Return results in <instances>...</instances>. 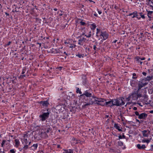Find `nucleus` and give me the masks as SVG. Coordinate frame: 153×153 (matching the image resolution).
<instances>
[{
  "label": "nucleus",
  "instance_id": "36",
  "mask_svg": "<svg viewBox=\"0 0 153 153\" xmlns=\"http://www.w3.org/2000/svg\"><path fill=\"white\" fill-rule=\"evenodd\" d=\"M26 74H23V75H20L19 78H20V79H23L24 77H25L26 76Z\"/></svg>",
  "mask_w": 153,
  "mask_h": 153
},
{
  "label": "nucleus",
  "instance_id": "56",
  "mask_svg": "<svg viewBox=\"0 0 153 153\" xmlns=\"http://www.w3.org/2000/svg\"><path fill=\"white\" fill-rule=\"evenodd\" d=\"M4 13L6 15V16H9V13H7V12H5Z\"/></svg>",
  "mask_w": 153,
  "mask_h": 153
},
{
  "label": "nucleus",
  "instance_id": "64",
  "mask_svg": "<svg viewBox=\"0 0 153 153\" xmlns=\"http://www.w3.org/2000/svg\"><path fill=\"white\" fill-rule=\"evenodd\" d=\"M150 113H153V110H151V111H150Z\"/></svg>",
  "mask_w": 153,
  "mask_h": 153
},
{
  "label": "nucleus",
  "instance_id": "10",
  "mask_svg": "<svg viewBox=\"0 0 153 153\" xmlns=\"http://www.w3.org/2000/svg\"><path fill=\"white\" fill-rule=\"evenodd\" d=\"M28 138V135L27 134H25L23 136L24 141L22 143L24 144H27L28 143L27 139Z\"/></svg>",
  "mask_w": 153,
  "mask_h": 153
},
{
  "label": "nucleus",
  "instance_id": "14",
  "mask_svg": "<svg viewBox=\"0 0 153 153\" xmlns=\"http://www.w3.org/2000/svg\"><path fill=\"white\" fill-rule=\"evenodd\" d=\"M105 105L108 106H112L114 105V100H111V101L107 102H105Z\"/></svg>",
  "mask_w": 153,
  "mask_h": 153
},
{
  "label": "nucleus",
  "instance_id": "40",
  "mask_svg": "<svg viewBox=\"0 0 153 153\" xmlns=\"http://www.w3.org/2000/svg\"><path fill=\"white\" fill-rule=\"evenodd\" d=\"M80 25H85L86 24L85 22H83L82 21L80 22Z\"/></svg>",
  "mask_w": 153,
  "mask_h": 153
},
{
  "label": "nucleus",
  "instance_id": "21",
  "mask_svg": "<svg viewBox=\"0 0 153 153\" xmlns=\"http://www.w3.org/2000/svg\"><path fill=\"white\" fill-rule=\"evenodd\" d=\"M114 127H115L119 131H122V129L119 128L120 127L117 124H114Z\"/></svg>",
  "mask_w": 153,
  "mask_h": 153
},
{
  "label": "nucleus",
  "instance_id": "30",
  "mask_svg": "<svg viewBox=\"0 0 153 153\" xmlns=\"http://www.w3.org/2000/svg\"><path fill=\"white\" fill-rule=\"evenodd\" d=\"M76 56H78L79 58H81L82 57L83 58L84 54L78 53L77 54H76Z\"/></svg>",
  "mask_w": 153,
  "mask_h": 153
},
{
  "label": "nucleus",
  "instance_id": "18",
  "mask_svg": "<svg viewBox=\"0 0 153 153\" xmlns=\"http://www.w3.org/2000/svg\"><path fill=\"white\" fill-rule=\"evenodd\" d=\"M133 15V16H132V18H134L135 17H137V11H134V12L130 14L128 16H131Z\"/></svg>",
  "mask_w": 153,
  "mask_h": 153
},
{
  "label": "nucleus",
  "instance_id": "57",
  "mask_svg": "<svg viewBox=\"0 0 153 153\" xmlns=\"http://www.w3.org/2000/svg\"><path fill=\"white\" fill-rule=\"evenodd\" d=\"M122 139V136L121 135H120L119 136V139Z\"/></svg>",
  "mask_w": 153,
  "mask_h": 153
},
{
  "label": "nucleus",
  "instance_id": "48",
  "mask_svg": "<svg viewBox=\"0 0 153 153\" xmlns=\"http://www.w3.org/2000/svg\"><path fill=\"white\" fill-rule=\"evenodd\" d=\"M144 100L145 101H147V100H148V97H147V96L146 95H145V96H144Z\"/></svg>",
  "mask_w": 153,
  "mask_h": 153
},
{
  "label": "nucleus",
  "instance_id": "9",
  "mask_svg": "<svg viewBox=\"0 0 153 153\" xmlns=\"http://www.w3.org/2000/svg\"><path fill=\"white\" fill-rule=\"evenodd\" d=\"M100 35H101V38H103L104 40H106L108 37V35L105 32L101 33Z\"/></svg>",
  "mask_w": 153,
  "mask_h": 153
},
{
  "label": "nucleus",
  "instance_id": "25",
  "mask_svg": "<svg viewBox=\"0 0 153 153\" xmlns=\"http://www.w3.org/2000/svg\"><path fill=\"white\" fill-rule=\"evenodd\" d=\"M135 59L136 61L137 62V63H139L140 61H141V58H140V57L138 56H136L135 57Z\"/></svg>",
  "mask_w": 153,
  "mask_h": 153
},
{
  "label": "nucleus",
  "instance_id": "63",
  "mask_svg": "<svg viewBox=\"0 0 153 153\" xmlns=\"http://www.w3.org/2000/svg\"><path fill=\"white\" fill-rule=\"evenodd\" d=\"M37 44H39V47H41V43H39V42H37Z\"/></svg>",
  "mask_w": 153,
  "mask_h": 153
},
{
  "label": "nucleus",
  "instance_id": "47",
  "mask_svg": "<svg viewBox=\"0 0 153 153\" xmlns=\"http://www.w3.org/2000/svg\"><path fill=\"white\" fill-rule=\"evenodd\" d=\"M135 114H136V115L138 116L140 115L138 112L137 111H136L135 112Z\"/></svg>",
  "mask_w": 153,
  "mask_h": 153
},
{
  "label": "nucleus",
  "instance_id": "31",
  "mask_svg": "<svg viewBox=\"0 0 153 153\" xmlns=\"http://www.w3.org/2000/svg\"><path fill=\"white\" fill-rule=\"evenodd\" d=\"M92 26L91 29L93 30H94L96 27V26L94 24H93L91 25Z\"/></svg>",
  "mask_w": 153,
  "mask_h": 153
},
{
  "label": "nucleus",
  "instance_id": "19",
  "mask_svg": "<svg viewBox=\"0 0 153 153\" xmlns=\"http://www.w3.org/2000/svg\"><path fill=\"white\" fill-rule=\"evenodd\" d=\"M73 151L71 149H65L64 150L62 153H73Z\"/></svg>",
  "mask_w": 153,
  "mask_h": 153
},
{
  "label": "nucleus",
  "instance_id": "49",
  "mask_svg": "<svg viewBox=\"0 0 153 153\" xmlns=\"http://www.w3.org/2000/svg\"><path fill=\"white\" fill-rule=\"evenodd\" d=\"M151 4H150L149 5H150V6L151 7H152L153 8V3L152 2V1L151 2V3H150Z\"/></svg>",
  "mask_w": 153,
  "mask_h": 153
},
{
  "label": "nucleus",
  "instance_id": "11",
  "mask_svg": "<svg viewBox=\"0 0 153 153\" xmlns=\"http://www.w3.org/2000/svg\"><path fill=\"white\" fill-rule=\"evenodd\" d=\"M147 116V114L145 113H142L139 116L138 118L139 119H145Z\"/></svg>",
  "mask_w": 153,
  "mask_h": 153
},
{
  "label": "nucleus",
  "instance_id": "2",
  "mask_svg": "<svg viewBox=\"0 0 153 153\" xmlns=\"http://www.w3.org/2000/svg\"><path fill=\"white\" fill-rule=\"evenodd\" d=\"M137 91H134L132 92L130 95L131 100H137V98L142 97V94H138Z\"/></svg>",
  "mask_w": 153,
  "mask_h": 153
},
{
  "label": "nucleus",
  "instance_id": "17",
  "mask_svg": "<svg viewBox=\"0 0 153 153\" xmlns=\"http://www.w3.org/2000/svg\"><path fill=\"white\" fill-rule=\"evenodd\" d=\"M137 148L139 149H144L146 148V146L145 145L143 144L141 146L140 144H138L137 145Z\"/></svg>",
  "mask_w": 153,
  "mask_h": 153
},
{
  "label": "nucleus",
  "instance_id": "39",
  "mask_svg": "<svg viewBox=\"0 0 153 153\" xmlns=\"http://www.w3.org/2000/svg\"><path fill=\"white\" fill-rule=\"evenodd\" d=\"M6 141L5 140H3L2 143L1 144V147H3L5 143L6 142Z\"/></svg>",
  "mask_w": 153,
  "mask_h": 153
},
{
  "label": "nucleus",
  "instance_id": "28",
  "mask_svg": "<svg viewBox=\"0 0 153 153\" xmlns=\"http://www.w3.org/2000/svg\"><path fill=\"white\" fill-rule=\"evenodd\" d=\"M95 103L97 104L98 105H100L102 106L104 105L105 104V103L104 102V100H103L100 103H97V102H96Z\"/></svg>",
  "mask_w": 153,
  "mask_h": 153
},
{
  "label": "nucleus",
  "instance_id": "7",
  "mask_svg": "<svg viewBox=\"0 0 153 153\" xmlns=\"http://www.w3.org/2000/svg\"><path fill=\"white\" fill-rule=\"evenodd\" d=\"M86 40V39L84 37L80 38L78 40V44L80 45H82Z\"/></svg>",
  "mask_w": 153,
  "mask_h": 153
},
{
  "label": "nucleus",
  "instance_id": "41",
  "mask_svg": "<svg viewBox=\"0 0 153 153\" xmlns=\"http://www.w3.org/2000/svg\"><path fill=\"white\" fill-rule=\"evenodd\" d=\"M148 15H151L153 13L152 11H148Z\"/></svg>",
  "mask_w": 153,
  "mask_h": 153
},
{
  "label": "nucleus",
  "instance_id": "12",
  "mask_svg": "<svg viewBox=\"0 0 153 153\" xmlns=\"http://www.w3.org/2000/svg\"><path fill=\"white\" fill-rule=\"evenodd\" d=\"M91 94L88 92V91H86L84 93L80 95L81 97H82L84 95L87 97H90L91 96Z\"/></svg>",
  "mask_w": 153,
  "mask_h": 153
},
{
  "label": "nucleus",
  "instance_id": "62",
  "mask_svg": "<svg viewBox=\"0 0 153 153\" xmlns=\"http://www.w3.org/2000/svg\"><path fill=\"white\" fill-rule=\"evenodd\" d=\"M109 117V115H106L105 116V118H108Z\"/></svg>",
  "mask_w": 153,
  "mask_h": 153
},
{
  "label": "nucleus",
  "instance_id": "4",
  "mask_svg": "<svg viewBox=\"0 0 153 153\" xmlns=\"http://www.w3.org/2000/svg\"><path fill=\"white\" fill-rule=\"evenodd\" d=\"M89 102L84 105V106L86 107L90 105H92L94 103H95L97 102V100L94 99V98H89L88 99Z\"/></svg>",
  "mask_w": 153,
  "mask_h": 153
},
{
  "label": "nucleus",
  "instance_id": "8",
  "mask_svg": "<svg viewBox=\"0 0 153 153\" xmlns=\"http://www.w3.org/2000/svg\"><path fill=\"white\" fill-rule=\"evenodd\" d=\"M40 137L42 138H46L48 137V135L45 131H42L39 133Z\"/></svg>",
  "mask_w": 153,
  "mask_h": 153
},
{
  "label": "nucleus",
  "instance_id": "32",
  "mask_svg": "<svg viewBox=\"0 0 153 153\" xmlns=\"http://www.w3.org/2000/svg\"><path fill=\"white\" fill-rule=\"evenodd\" d=\"M138 14L140 16V17H141L143 19H145V17L144 16V15L142 13H138Z\"/></svg>",
  "mask_w": 153,
  "mask_h": 153
},
{
  "label": "nucleus",
  "instance_id": "13",
  "mask_svg": "<svg viewBox=\"0 0 153 153\" xmlns=\"http://www.w3.org/2000/svg\"><path fill=\"white\" fill-rule=\"evenodd\" d=\"M40 103L43 106L45 107L48 106L49 104V103L47 100L43 101H41L40 102Z\"/></svg>",
  "mask_w": 153,
  "mask_h": 153
},
{
  "label": "nucleus",
  "instance_id": "27",
  "mask_svg": "<svg viewBox=\"0 0 153 153\" xmlns=\"http://www.w3.org/2000/svg\"><path fill=\"white\" fill-rule=\"evenodd\" d=\"M31 143V142H29V143L28 144H24L25 145V146L23 147V149L25 150H26L27 149L28 147V146L30 145V143Z\"/></svg>",
  "mask_w": 153,
  "mask_h": 153
},
{
  "label": "nucleus",
  "instance_id": "58",
  "mask_svg": "<svg viewBox=\"0 0 153 153\" xmlns=\"http://www.w3.org/2000/svg\"><path fill=\"white\" fill-rule=\"evenodd\" d=\"M122 138H126V137L123 134V135L122 137Z\"/></svg>",
  "mask_w": 153,
  "mask_h": 153
},
{
  "label": "nucleus",
  "instance_id": "29",
  "mask_svg": "<svg viewBox=\"0 0 153 153\" xmlns=\"http://www.w3.org/2000/svg\"><path fill=\"white\" fill-rule=\"evenodd\" d=\"M70 46H69V47L70 48H75L76 47V45L74 44H69Z\"/></svg>",
  "mask_w": 153,
  "mask_h": 153
},
{
  "label": "nucleus",
  "instance_id": "33",
  "mask_svg": "<svg viewBox=\"0 0 153 153\" xmlns=\"http://www.w3.org/2000/svg\"><path fill=\"white\" fill-rule=\"evenodd\" d=\"M137 103L138 105H139L140 106H141V107L143 106V105H144V103L143 102L141 103V102H140L139 101H138L137 102Z\"/></svg>",
  "mask_w": 153,
  "mask_h": 153
},
{
  "label": "nucleus",
  "instance_id": "42",
  "mask_svg": "<svg viewBox=\"0 0 153 153\" xmlns=\"http://www.w3.org/2000/svg\"><path fill=\"white\" fill-rule=\"evenodd\" d=\"M103 100H104L102 99H98V100H97V102H98L97 103H100V102L102 101Z\"/></svg>",
  "mask_w": 153,
  "mask_h": 153
},
{
  "label": "nucleus",
  "instance_id": "59",
  "mask_svg": "<svg viewBox=\"0 0 153 153\" xmlns=\"http://www.w3.org/2000/svg\"><path fill=\"white\" fill-rule=\"evenodd\" d=\"M98 12L99 14H100L102 13L101 11L99 10H98Z\"/></svg>",
  "mask_w": 153,
  "mask_h": 153
},
{
  "label": "nucleus",
  "instance_id": "46",
  "mask_svg": "<svg viewBox=\"0 0 153 153\" xmlns=\"http://www.w3.org/2000/svg\"><path fill=\"white\" fill-rule=\"evenodd\" d=\"M133 76L132 77V78L133 79H136L137 78L136 77H135L134 76H136V74L135 73H134L133 74Z\"/></svg>",
  "mask_w": 153,
  "mask_h": 153
},
{
  "label": "nucleus",
  "instance_id": "24",
  "mask_svg": "<svg viewBox=\"0 0 153 153\" xmlns=\"http://www.w3.org/2000/svg\"><path fill=\"white\" fill-rule=\"evenodd\" d=\"M52 129L51 128L49 127L48 128L47 130H46L45 131L46 132V134L48 133H49L51 132Z\"/></svg>",
  "mask_w": 153,
  "mask_h": 153
},
{
  "label": "nucleus",
  "instance_id": "60",
  "mask_svg": "<svg viewBox=\"0 0 153 153\" xmlns=\"http://www.w3.org/2000/svg\"><path fill=\"white\" fill-rule=\"evenodd\" d=\"M141 60H144L145 59V57H143L142 58H141Z\"/></svg>",
  "mask_w": 153,
  "mask_h": 153
},
{
  "label": "nucleus",
  "instance_id": "16",
  "mask_svg": "<svg viewBox=\"0 0 153 153\" xmlns=\"http://www.w3.org/2000/svg\"><path fill=\"white\" fill-rule=\"evenodd\" d=\"M152 76H147L145 78L143 79H142V80L143 81H144L145 82H148L152 80Z\"/></svg>",
  "mask_w": 153,
  "mask_h": 153
},
{
  "label": "nucleus",
  "instance_id": "15",
  "mask_svg": "<svg viewBox=\"0 0 153 153\" xmlns=\"http://www.w3.org/2000/svg\"><path fill=\"white\" fill-rule=\"evenodd\" d=\"M68 24L65 22H63L61 24V25L60 26L59 28L60 29L62 30L65 28L66 27H68Z\"/></svg>",
  "mask_w": 153,
  "mask_h": 153
},
{
  "label": "nucleus",
  "instance_id": "51",
  "mask_svg": "<svg viewBox=\"0 0 153 153\" xmlns=\"http://www.w3.org/2000/svg\"><path fill=\"white\" fill-rule=\"evenodd\" d=\"M149 142H150V141H149V140H145V141H144V142H146L147 143H149Z\"/></svg>",
  "mask_w": 153,
  "mask_h": 153
},
{
  "label": "nucleus",
  "instance_id": "20",
  "mask_svg": "<svg viewBox=\"0 0 153 153\" xmlns=\"http://www.w3.org/2000/svg\"><path fill=\"white\" fill-rule=\"evenodd\" d=\"M38 147V144L37 143L34 144L32 146H31V149L33 150H36Z\"/></svg>",
  "mask_w": 153,
  "mask_h": 153
},
{
  "label": "nucleus",
  "instance_id": "50",
  "mask_svg": "<svg viewBox=\"0 0 153 153\" xmlns=\"http://www.w3.org/2000/svg\"><path fill=\"white\" fill-rule=\"evenodd\" d=\"M11 43V42H10V41H9L8 42V43H7V44L6 45V46H9V45H10V44Z\"/></svg>",
  "mask_w": 153,
  "mask_h": 153
},
{
  "label": "nucleus",
  "instance_id": "52",
  "mask_svg": "<svg viewBox=\"0 0 153 153\" xmlns=\"http://www.w3.org/2000/svg\"><path fill=\"white\" fill-rule=\"evenodd\" d=\"M64 53L67 56H68L69 55L68 53H67L65 51L64 52Z\"/></svg>",
  "mask_w": 153,
  "mask_h": 153
},
{
  "label": "nucleus",
  "instance_id": "45",
  "mask_svg": "<svg viewBox=\"0 0 153 153\" xmlns=\"http://www.w3.org/2000/svg\"><path fill=\"white\" fill-rule=\"evenodd\" d=\"M93 49L95 51H97V48L96 47V45H94L93 46Z\"/></svg>",
  "mask_w": 153,
  "mask_h": 153
},
{
  "label": "nucleus",
  "instance_id": "1",
  "mask_svg": "<svg viewBox=\"0 0 153 153\" xmlns=\"http://www.w3.org/2000/svg\"><path fill=\"white\" fill-rule=\"evenodd\" d=\"M124 99L123 98H119L114 99V105L119 106L124 105L125 103L123 100Z\"/></svg>",
  "mask_w": 153,
  "mask_h": 153
},
{
  "label": "nucleus",
  "instance_id": "5",
  "mask_svg": "<svg viewBox=\"0 0 153 153\" xmlns=\"http://www.w3.org/2000/svg\"><path fill=\"white\" fill-rule=\"evenodd\" d=\"M148 84V82H145L143 81L142 80L141 81H140L138 84V89L137 91H138L139 90L143 87L145 86Z\"/></svg>",
  "mask_w": 153,
  "mask_h": 153
},
{
  "label": "nucleus",
  "instance_id": "55",
  "mask_svg": "<svg viewBox=\"0 0 153 153\" xmlns=\"http://www.w3.org/2000/svg\"><path fill=\"white\" fill-rule=\"evenodd\" d=\"M133 109L134 110H136L137 109V108L136 107H134L133 108Z\"/></svg>",
  "mask_w": 153,
  "mask_h": 153
},
{
  "label": "nucleus",
  "instance_id": "22",
  "mask_svg": "<svg viewBox=\"0 0 153 153\" xmlns=\"http://www.w3.org/2000/svg\"><path fill=\"white\" fill-rule=\"evenodd\" d=\"M97 32L96 33V36L97 37H99V34L100 33V34H101V33H102V31L100 29H99L98 28H97Z\"/></svg>",
  "mask_w": 153,
  "mask_h": 153
},
{
  "label": "nucleus",
  "instance_id": "54",
  "mask_svg": "<svg viewBox=\"0 0 153 153\" xmlns=\"http://www.w3.org/2000/svg\"><path fill=\"white\" fill-rule=\"evenodd\" d=\"M138 16H137V17H136L137 19H140V17L139 15L138 14H137Z\"/></svg>",
  "mask_w": 153,
  "mask_h": 153
},
{
  "label": "nucleus",
  "instance_id": "37",
  "mask_svg": "<svg viewBox=\"0 0 153 153\" xmlns=\"http://www.w3.org/2000/svg\"><path fill=\"white\" fill-rule=\"evenodd\" d=\"M126 100L128 101H132L130 95H129V96L128 97L126 98Z\"/></svg>",
  "mask_w": 153,
  "mask_h": 153
},
{
  "label": "nucleus",
  "instance_id": "26",
  "mask_svg": "<svg viewBox=\"0 0 153 153\" xmlns=\"http://www.w3.org/2000/svg\"><path fill=\"white\" fill-rule=\"evenodd\" d=\"M15 146L16 147H18L19 146V141L18 139H16L15 140Z\"/></svg>",
  "mask_w": 153,
  "mask_h": 153
},
{
  "label": "nucleus",
  "instance_id": "35",
  "mask_svg": "<svg viewBox=\"0 0 153 153\" xmlns=\"http://www.w3.org/2000/svg\"><path fill=\"white\" fill-rule=\"evenodd\" d=\"M76 92L77 93H79L80 94H82V93L80 91V90H79V88H78L76 89Z\"/></svg>",
  "mask_w": 153,
  "mask_h": 153
},
{
  "label": "nucleus",
  "instance_id": "43",
  "mask_svg": "<svg viewBox=\"0 0 153 153\" xmlns=\"http://www.w3.org/2000/svg\"><path fill=\"white\" fill-rule=\"evenodd\" d=\"M85 36H86L88 38H90V37L91 36V34H89L88 35H85Z\"/></svg>",
  "mask_w": 153,
  "mask_h": 153
},
{
  "label": "nucleus",
  "instance_id": "61",
  "mask_svg": "<svg viewBox=\"0 0 153 153\" xmlns=\"http://www.w3.org/2000/svg\"><path fill=\"white\" fill-rule=\"evenodd\" d=\"M94 15L96 17L97 16V15L96 13H94Z\"/></svg>",
  "mask_w": 153,
  "mask_h": 153
},
{
  "label": "nucleus",
  "instance_id": "44",
  "mask_svg": "<svg viewBox=\"0 0 153 153\" xmlns=\"http://www.w3.org/2000/svg\"><path fill=\"white\" fill-rule=\"evenodd\" d=\"M10 152L11 153H15V151L14 149H12L10 150Z\"/></svg>",
  "mask_w": 153,
  "mask_h": 153
},
{
  "label": "nucleus",
  "instance_id": "53",
  "mask_svg": "<svg viewBox=\"0 0 153 153\" xmlns=\"http://www.w3.org/2000/svg\"><path fill=\"white\" fill-rule=\"evenodd\" d=\"M142 74H143V75L145 76H146V73L145 72H143L142 73Z\"/></svg>",
  "mask_w": 153,
  "mask_h": 153
},
{
  "label": "nucleus",
  "instance_id": "6",
  "mask_svg": "<svg viewBox=\"0 0 153 153\" xmlns=\"http://www.w3.org/2000/svg\"><path fill=\"white\" fill-rule=\"evenodd\" d=\"M143 136L144 137H147L149 136L150 131L148 130H144L142 131Z\"/></svg>",
  "mask_w": 153,
  "mask_h": 153
},
{
  "label": "nucleus",
  "instance_id": "34",
  "mask_svg": "<svg viewBox=\"0 0 153 153\" xmlns=\"http://www.w3.org/2000/svg\"><path fill=\"white\" fill-rule=\"evenodd\" d=\"M87 82L86 79V78L85 77V78L83 79V80L82 81V83L83 85H85Z\"/></svg>",
  "mask_w": 153,
  "mask_h": 153
},
{
  "label": "nucleus",
  "instance_id": "3",
  "mask_svg": "<svg viewBox=\"0 0 153 153\" xmlns=\"http://www.w3.org/2000/svg\"><path fill=\"white\" fill-rule=\"evenodd\" d=\"M50 113L48 112L46 113H44L42 114L39 116L40 120L44 121L48 117Z\"/></svg>",
  "mask_w": 153,
  "mask_h": 153
},
{
  "label": "nucleus",
  "instance_id": "38",
  "mask_svg": "<svg viewBox=\"0 0 153 153\" xmlns=\"http://www.w3.org/2000/svg\"><path fill=\"white\" fill-rule=\"evenodd\" d=\"M118 143L119 146H122L123 145V143L121 141H118Z\"/></svg>",
  "mask_w": 153,
  "mask_h": 153
},
{
  "label": "nucleus",
  "instance_id": "23",
  "mask_svg": "<svg viewBox=\"0 0 153 153\" xmlns=\"http://www.w3.org/2000/svg\"><path fill=\"white\" fill-rule=\"evenodd\" d=\"M28 72V70H27V69L26 68H23L22 69V74H23L24 73H25L26 72V73Z\"/></svg>",
  "mask_w": 153,
  "mask_h": 153
}]
</instances>
